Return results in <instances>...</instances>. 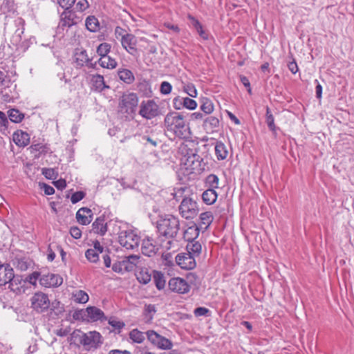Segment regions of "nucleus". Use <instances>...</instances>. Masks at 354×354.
Here are the masks:
<instances>
[{
	"mask_svg": "<svg viewBox=\"0 0 354 354\" xmlns=\"http://www.w3.org/2000/svg\"><path fill=\"white\" fill-rule=\"evenodd\" d=\"M156 229L159 234L156 237V255L161 256L159 266L169 275L174 266L172 254L176 250L174 237L179 229V221L171 214L160 216L156 221Z\"/></svg>",
	"mask_w": 354,
	"mask_h": 354,
	"instance_id": "f257e3e1",
	"label": "nucleus"
},
{
	"mask_svg": "<svg viewBox=\"0 0 354 354\" xmlns=\"http://www.w3.org/2000/svg\"><path fill=\"white\" fill-rule=\"evenodd\" d=\"M178 154L180 160V169L184 175L200 174L205 169V163L197 153L196 145L193 142H181Z\"/></svg>",
	"mask_w": 354,
	"mask_h": 354,
	"instance_id": "f03ea898",
	"label": "nucleus"
},
{
	"mask_svg": "<svg viewBox=\"0 0 354 354\" xmlns=\"http://www.w3.org/2000/svg\"><path fill=\"white\" fill-rule=\"evenodd\" d=\"M178 154L180 160V169L184 175L200 174L205 169V163L197 153L196 145L193 142H181Z\"/></svg>",
	"mask_w": 354,
	"mask_h": 354,
	"instance_id": "7ed1b4c3",
	"label": "nucleus"
},
{
	"mask_svg": "<svg viewBox=\"0 0 354 354\" xmlns=\"http://www.w3.org/2000/svg\"><path fill=\"white\" fill-rule=\"evenodd\" d=\"M165 126L168 131L180 138H187L190 136L189 128L186 124L184 117L179 113H168L165 118Z\"/></svg>",
	"mask_w": 354,
	"mask_h": 354,
	"instance_id": "20e7f679",
	"label": "nucleus"
},
{
	"mask_svg": "<svg viewBox=\"0 0 354 354\" xmlns=\"http://www.w3.org/2000/svg\"><path fill=\"white\" fill-rule=\"evenodd\" d=\"M115 36L120 41L122 48L128 53L133 56L138 55V41L134 35L128 32L127 30L120 26H117L115 29Z\"/></svg>",
	"mask_w": 354,
	"mask_h": 354,
	"instance_id": "39448f33",
	"label": "nucleus"
},
{
	"mask_svg": "<svg viewBox=\"0 0 354 354\" xmlns=\"http://www.w3.org/2000/svg\"><path fill=\"white\" fill-rule=\"evenodd\" d=\"M73 337H79L80 343L86 351L96 349L102 344V337L97 331H89L88 333H82L78 330L73 333Z\"/></svg>",
	"mask_w": 354,
	"mask_h": 354,
	"instance_id": "423d86ee",
	"label": "nucleus"
},
{
	"mask_svg": "<svg viewBox=\"0 0 354 354\" xmlns=\"http://www.w3.org/2000/svg\"><path fill=\"white\" fill-rule=\"evenodd\" d=\"M199 212L196 201L190 196H185L179 205V212L185 219H192L196 217Z\"/></svg>",
	"mask_w": 354,
	"mask_h": 354,
	"instance_id": "0eeeda50",
	"label": "nucleus"
},
{
	"mask_svg": "<svg viewBox=\"0 0 354 354\" xmlns=\"http://www.w3.org/2000/svg\"><path fill=\"white\" fill-rule=\"evenodd\" d=\"M118 242L127 250H133L138 247L140 237L131 230H122L119 232Z\"/></svg>",
	"mask_w": 354,
	"mask_h": 354,
	"instance_id": "6e6552de",
	"label": "nucleus"
},
{
	"mask_svg": "<svg viewBox=\"0 0 354 354\" xmlns=\"http://www.w3.org/2000/svg\"><path fill=\"white\" fill-rule=\"evenodd\" d=\"M138 104V97L134 93H124L119 104L122 113L133 114L136 112Z\"/></svg>",
	"mask_w": 354,
	"mask_h": 354,
	"instance_id": "1a4fd4ad",
	"label": "nucleus"
},
{
	"mask_svg": "<svg viewBox=\"0 0 354 354\" xmlns=\"http://www.w3.org/2000/svg\"><path fill=\"white\" fill-rule=\"evenodd\" d=\"M30 302L31 307L37 313L46 312L50 304L48 295L39 291L32 296Z\"/></svg>",
	"mask_w": 354,
	"mask_h": 354,
	"instance_id": "9d476101",
	"label": "nucleus"
},
{
	"mask_svg": "<svg viewBox=\"0 0 354 354\" xmlns=\"http://www.w3.org/2000/svg\"><path fill=\"white\" fill-rule=\"evenodd\" d=\"M139 257L137 255H129L122 260L115 262L112 269L114 272L122 273L124 272L132 271L138 261Z\"/></svg>",
	"mask_w": 354,
	"mask_h": 354,
	"instance_id": "9b49d317",
	"label": "nucleus"
},
{
	"mask_svg": "<svg viewBox=\"0 0 354 354\" xmlns=\"http://www.w3.org/2000/svg\"><path fill=\"white\" fill-rule=\"evenodd\" d=\"M82 16L77 15L75 11L65 9L61 15L59 26L62 27H71L81 22Z\"/></svg>",
	"mask_w": 354,
	"mask_h": 354,
	"instance_id": "f8f14e48",
	"label": "nucleus"
},
{
	"mask_svg": "<svg viewBox=\"0 0 354 354\" xmlns=\"http://www.w3.org/2000/svg\"><path fill=\"white\" fill-rule=\"evenodd\" d=\"M169 289L178 294H186L190 290V286L188 282L181 277H174L168 282Z\"/></svg>",
	"mask_w": 354,
	"mask_h": 354,
	"instance_id": "ddd939ff",
	"label": "nucleus"
},
{
	"mask_svg": "<svg viewBox=\"0 0 354 354\" xmlns=\"http://www.w3.org/2000/svg\"><path fill=\"white\" fill-rule=\"evenodd\" d=\"M175 259L178 266L183 270H192L196 266L195 257L187 252L178 254Z\"/></svg>",
	"mask_w": 354,
	"mask_h": 354,
	"instance_id": "4468645a",
	"label": "nucleus"
},
{
	"mask_svg": "<svg viewBox=\"0 0 354 354\" xmlns=\"http://www.w3.org/2000/svg\"><path fill=\"white\" fill-rule=\"evenodd\" d=\"M73 59L76 68H82L85 66H88V68H95L96 64L95 63H92V59L88 57L86 50H76L73 56Z\"/></svg>",
	"mask_w": 354,
	"mask_h": 354,
	"instance_id": "2eb2a0df",
	"label": "nucleus"
},
{
	"mask_svg": "<svg viewBox=\"0 0 354 354\" xmlns=\"http://www.w3.org/2000/svg\"><path fill=\"white\" fill-rule=\"evenodd\" d=\"M62 283V277L57 274H45L41 275L39 279L40 285L46 288L59 287Z\"/></svg>",
	"mask_w": 354,
	"mask_h": 354,
	"instance_id": "dca6fc26",
	"label": "nucleus"
},
{
	"mask_svg": "<svg viewBox=\"0 0 354 354\" xmlns=\"http://www.w3.org/2000/svg\"><path fill=\"white\" fill-rule=\"evenodd\" d=\"M8 288L17 295L24 293L26 290V281L23 280L21 276L14 275L11 281L8 282Z\"/></svg>",
	"mask_w": 354,
	"mask_h": 354,
	"instance_id": "f3484780",
	"label": "nucleus"
},
{
	"mask_svg": "<svg viewBox=\"0 0 354 354\" xmlns=\"http://www.w3.org/2000/svg\"><path fill=\"white\" fill-rule=\"evenodd\" d=\"M140 114L147 119L155 117V102L153 100L143 101L140 105Z\"/></svg>",
	"mask_w": 354,
	"mask_h": 354,
	"instance_id": "a211bd4d",
	"label": "nucleus"
},
{
	"mask_svg": "<svg viewBox=\"0 0 354 354\" xmlns=\"http://www.w3.org/2000/svg\"><path fill=\"white\" fill-rule=\"evenodd\" d=\"M14 270L8 263L0 264V286H5L14 277Z\"/></svg>",
	"mask_w": 354,
	"mask_h": 354,
	"instance_id": "6ab92c4d",
	"label": "nucleus"
},
{
	"mask_svg": "<svg viewBox=\"0 0 354 354\" xmlns=\"http://www.w3.org/2000/svg\"><path fill=\"white\" fill-rule=\"evenodd\" d=\"M86 315L88 322H97L106 319L104 312L95 306L87 307Z\"/></svg>",
	"mask_w": 354,
	"mask_h": 354,
	"instance_id": "aec40b11",
	"label": "nucleus"
},
{
	"mask_svg": "<svg viewBox=\"0 0 354 354\" xmlns=\"http://www.w3.org/2000/svg\"><path fill=\"white\" fill-rule=\"evenodd\" d=\"M76 218L80 224L86 225L92 221L93 213L87 207L80 208L76 213Z\"/></svg>",
	"mask_w": 354,
	"mask_h": 354,
	"instance_id": "412c9836",
	"label": "nucleus"
},
{
	"mask_svg": "<svg viewBox=\"0 0 354 354\" xmlns=\"http://www.w3.org/2000/svg\"><path fill=\"white\" fill-rule=\"evenodd\" d=\"M93 230L95 233L103 236L107 232V223L104 216L97 217L92 224Z\"/></svg>",
	"mask_w": 354,
	"mask_h": 354,
	"instance_id": "4be33fe9",
	"label": "nucleus"
},
{
	"mask_svg": "<svg viewBox=\"0 0 354 354\" xmlns=\"http://www.w3.org/2000/svg\"><path fill=\"white\" fill-rule=\"evenodd\" d=\"M13 141L17 146L24 147L30 143V136L23 131H17L13 134Z\"/></svg>",
	"mask_w": 354,
	"mask_h": 354,
	"instance_id": "5701e85b",
	"label": "nucleus"
},
{
	"mask_svg": "<svg viewBox=\"0 0 354 354\" xmlns=\"http://www.w3.org/2000/svg\"><path fill=\"white\" fill-rule=\"evenodd\" d=\"M142 253L147 257L155 256V245L153 243V239L147 238L144 239L141 247Z\"/></svg>",
	"mask_w": 354,
	"mask_h": 354,
	"instance_id": "b1692460",
	"label": "nucleus"
},
{
	"mask_svg": "<svg viewBox=\"0 0 354 354\" xmlns=\"http://www.w3.org/2000/svg\"><path fill=\"white\" fill-rule=\"evenodd\" d=\"M203 127L207 133H213L219 127V120L214 116L207 117L203 122Z\"/></svg>",
	"mask_w": 354,
	"mask_h": 354,
	"instance_id": "393cba45",
	"label": "nucleus"
},
{
	"mask_svg": "<svg viewBox=\"0 0 354 354\" xmlns=\"http://www.w3.org/2000/svg\"><path fill=\"white\" fill-rule=\"evenodd\" d=\"M15 24L17 28L16 29L14 35H12L13 44H17L21 40V35L24 34V21L21 18H18L15 21Z\"/></svg>",
	"mask_w": 354,
	"mask_h": 354,
	"instance_id": "a878e982",
	"label": "nucleus"
},
{
	"mask_svg": "<svg viewBox=\"0 0 354 354\" xmlns=\"http://www.w3.org/2000/svg\"><path fill=\"white\" fill-rule=\"evenodd\" d=\"M215 155L218 160L226 159L228 156V151L225 145L221 141H217L214 147Z\"/></svg>",
	"mask_w": 354,
	"mask_h": 354,
	"instance_id": "bb28decb",
	"label": "nucleus"
},
{
	"mask_svg": "<svg viewBox=\"0 0 354 354\" xmlns=\"http://www.w3.org/2000/svg\"><path fill=\"white\" fill-rule=\"evenodd\" d=\"M71 299L77 304H86L89 299L88 295L82 290H75L71 293Z\"/></svg>",
	"mask_w": 354,
	"mask_h": 354,
	"instance_id": "cd10ccee",
	"label": "nucleus"
},
{
	"mask_svg": "<svg viewBox=\"0 0 354 354\" xmlns=\"http://www.w3.org/2000/svg\"><path fill=\"white\" fill-rule=\"evenodd\" d=\"M91 81L93 87L97 91H102L104 88H109V86L105 84L104 77L101 75H93Z\"/></svg>",
	"mask_w": 354,
	"mask_h": 354,
	"instance_id": "c85d7f7f",
	"label": "nucleus"
},
{
	"mask_svg": "<svg viewBox=\"0 0 354 354\" xmlns=\"http://www.w3.org/2000/svg\"><path fill=\"white\" fill-rule=\"evenodd\" d=\"M218 197V194L215 189L209 188L205 190L202 194L203 201L207 205L214 204Z\"/></svg>",
	"mask_w": 354,
	"mask_h": 354,
	"instance_id": "c756f323",
	"label": "nucleus"
},
{
	"mask_svg": "<svg viewBox=\"0 0 354 354\" xmlns=\"http://www.w3.org/2000/svg\"><path fill=\"white\" fill-rule=\"evenodd\" d=\"M172 346L171 340L156 333V347L163 350H171Z\"/></svg>",
	"mask_w": 354,
	"mask_h": 354,
	"instance_id": "7c9ffc66",
	"label": "nucleus"
},
{
	"mask_svg": "<svg viewBox=\"0 0 354 354\" xmlns=\"http://www.w3.org/2000/svg\"><path fill=\"white\" fill-rule=\"evenodd\" d=\"M188 19H189L192 25L196 29L198 35L202 37L204 40L208 39V34L207 32L203 30L202 24L198 21L193 16L189 15Z\"/></svg>",
	"mask_w": 354,
	"mask_h": 354,
	"instance_id": "2f4dec72",
	"label": "nucleus"
},
{
	"mask_svg": "<svg viewBox=\"0 0 354 354\" xmlns=\"http://www.w3.org/2000/svg\"><path fill=\"white\" fill-rule=\"evenodd\" d=\"M199 235V229L196 225L188 227L185 232L183 237L187 242L195 241Z\"/></svg>",
	"mask_w": 354,
	"mask_h": 354,
	"instance_id": "473e14b6",
	"label": "nucleus"
},
{
	"mask_svg": "<svg viewBox=\"0 0 354 354\" xmlns=\"http://www.w3.org/2000/svg\"><path fill=\"white\" fill-rule=\"evenodd\" d=\"M118 74L120 80L126 84H130L135 80V77L133 73L129 69H120Z\"/></svg>",
	"mask_w": 354,
	"mask_h": 354,
	"instance_id": "72a5a7b5",
	"label": "nucleus"
},
{
	"mask_svg": "<svg viewBox=\"0 0 354 354\" xmlns=\"http://www.w3.org/2000/svg\"><path fill=\"white\" fill-rule=\"evenodd\" d=\"M15 268L21 271H26L31 265L30 261L25 257H16L13 259Z\"/></svg>",
	"mask_w": 354,
	"mask_h": 354,
	"instance_id": "f704fd0d",
	"label": "nucleus"
},
{
	"mask_svg": "<svg viewBox=\"0 0 354 354\" xmlns=\"http://www.w3.org/2000/svg\"><path fill=\"white\" fill-rule=\"evenodd\" d=\"M98 64L102 68H108V69H113L116 68L118 63L114 58L107 55L104 57H100L98 60Z\"/></svg>",
	"mask_w": 354,
	"mask_h": 354,
	"instance_id": "c9c22d12",
	"label": "nucleus"
},
{
	"mask_svg": "<svg viewBox=\"0 0 354 354\" xmlns=\"http://www.w3.org/2000/svg\"><path fill=\"white\" fill-rule=\"evenodd\" d=\"M186 249L187 253L195 257L196 256H198L201 254L202 246L198 241H193L187 243Z\"/></svg>",
	"mask_w": 354,
	"mask_h": 354,
	"instance_id": "e433bc0d",
	"label": "nucleus"
},
{
	"mask_svg": "<svg viewBox=\"0 0 354 354\" xmlns=\"http://www.w3.org/2000/svg\"><path fill=\"white\" fill-rule=\"evenodd\" d=\"M138 89L140 93L145 97L151 96L153 91L151 89V82L147 80H142L140 82Z\"/></svg>",
	"mask_w": 354,
	"mask_h": 354,
	"instance_id": "4c0bfd02",
	"label": "nucleus"
},
{
	"mask_svg": "<svg viewBox=\"0 0 354 354\" xmlns=\"http://www.w3.org/2000/svg\"><path fill=\"white\" fill-rule=\"evenodd\" d=\"M86 28L93 32H97L100 28V23L95 16H88L85 21Z\"/></svg>",
	"mask_w": 354,
	"mask_h": 354,
	"instance_id": "58836bf2",
	"label": "nucleus"
},
{
	"mask_svg": "<svg viewBox=\"0 0 354 354\" xmlns=\"http://www.w3.org/2000/svg\"><path fill=\"white\" fill-rule=\"evenodd\" d=\"M3 87L4 88L2 90L1 93H2L3 99L4 101L8 102H13L15 100H16L19 97V95L17 93V91H15L16 87H17L16 84L15 85L14 91H10V93H8V88H7L9 86H3Z\"/></svg>",
	"mask_w": 354,
	"mask_h": 354,
	"instance_id": "ea45409f",
	"label": "nucleus"
},
{
	"mask_svg": "<svg viewBox=\"0 0 354 354\" xmlns=\"http://www.w3.org/2000/svg\"><path fill=\"white\" fill-rule=\"evenodd\" d=\"M201 110L206 114H210L214 111V104L211 100L207 97H203L201 100Z\"/></svg>",
	"mask_w": 354,
	"mask_h": 354,
	"instance_id": "a19ab883",
	"label": "nucleus"
},
{
	"mask_svg": "<svg viewBox=\"0 0 354 354\" xmlns=\"http://www.w3.org/2000/svg\"><path fill=\"white\" fill-rule=\"evenodd\" d=\"M266 124L270 131L273 132V133L276 134L277 133V127L274 124V118L273 115L272 114L269 107L266 109Z\"/></svg>",
	"mask_w": 354,
	"mask_h": 354,
	"instance_id": "79ce46f5",
	"label": "nucleus"
},
{
	"mask_svg": "<svg viewBox=\"0 0 354 354\" xmlns=\"http://www.w3.org/2000/svg\"><path fill=\"white\" fill-rule=\"evenodd\" d=\"M151 274L149 273L147 268H142L137 274V279L144 284H147L151 281Z\"/></svg>",
	"mask_w": 354,
	"mask_h": 354,
	"instance_id": "37998d69",
	"label": "nucleus"
},
{
	"mask_svg": "<svg viewBox=\"0 0 354 354\" xmlns=\"http://www.w3.org/2000/svg\"><path fill=\"white\" fill-rule=\"evenodd\" d=\"M200 219L201 224L205 225V229H207L213 222L214 216L211 212H205L201 214Z\"/></svg>",
	"mask_w": 354,
	"mask_h": 354,
	"instance_id": "c03bdc74",
	"label": "nucleus"
},
{
	"mask_svg": "<svg viewBox=\"0 0 354 354\" xmlns=\"http://www.w3.org/2000/svg\"><path fill=\"white\" fill-rule=\"evenodd\" d=\"M8 117L10 121L15 123H19L22 121L24 115L17 109H11L8 111Z\"/></svg>",
	"mask_w": 354,
	"mask_h": 354,
	"instance_id": "a18cd8bd",
	"label": "nucleus"
},
{
	"mask_svg": "<svg viewBox=\"0 0 354 354\" xmlns=\"http://www.w3.org/2000/svg\"><path fill=\"white\" fill-rule=\"evenodd\" d=\"M167 277L161 271H156V288L162 290L165 288Z\"/></svg>",
	"mask_w": 354,
	"mask_h": 354,
	"instance_id": "49530a36",
	"label": "nucleus"
},
{
	"mask_svg": "<svg viewBox=\"0 0 354 354\" xmlns=\"http://www.w3.org/2000/svg\"><path fill=\"white\" fill-rule=\"evenodd\" d=\"M155 312L154 305H146L143 313L144 320L147 323H149L153 319V313Z\"/></svg>",
	"mask_w": 354,
	"mask_h": 354,
	"instance_id": "de8ad7c7",
	"label": "nucleus"
},
{
	"mask_svg": "<svg viewBox=\"0 0 354 354\" xmlns=\"http://www.w3.org/2000/svg\"><path fill=\"white\" fill-rule=\"evenodd\" d=\"M130 339L136 343L140 344L145 339L144 333L138 329L132 330L129 333Z\"/></svg>",
	"mask_w": 354,
	"mask_h": 354,
	"instance_id": "09e8293b",
	"label": "nucleus"
},
{
	"mask_svg": "<svg viewBox=\"0 0 354 354\" xmlns=\"http://www.w3.org/2000/svg\"><path fill=\"white\" fill-rule=\"evenodd\" d=\"M143 61L147 66L153 68L155 64L154 51L150 50L147 52L144 55Z\"/></svg>",
	"mask_w": 354,
	"mask_h": 354,
	"instance_id": "8fccbe9b",
	"label": "nucleus"
},
{
	"mask_svg": "<svg viewBox=\"0 0 354 354\" xmlns=\"http://www.w3.org/2000/svg\"><path fill=\"white\" fill-rule=\"evenodd\" d=\"M111 50V44L108 43H102L97 48V53L100 57H104L108 55Z\"/></svg>",
	"mask_w": 354,
	"mask_h": 354,
	"instance_id": "3c124183",
	"label": "nucleus"
},
{
	"mask_svg": "<svg viewBox=\"0 0 354 354\" xmlns=\"http://www.w3.org/2000/svg\"><path fill=\"white\" fill-rule=\"evenodd\" d=\"M30 149L32 153H38L35 155V157H39L41 153L46 151V146L40 143L32 145Z\"/></svg>",
	"mask_w": 354,
	"mask_h": 354,
	"instance_id": "603ef678",
	"label": "nucleus"
},
{
	"mask_svg": "<svg viewBox=\"0 0 354 354\" xmlns=\"http://www.w3.org/2000/svg\"><path fill=\"white\" fill-rule=\"evenodd\" d=\"M99 254H100L97 252L95 250L92 249H88L85 253L86 259L92 263H95L98 261Z\"/></svg>",
	"mask_w": 354,
	"mask_h": 354,
	"instance_id": "864d4df0",
	"label": "nucleus"
},
{
	"mask_svg": "<svg viewBox=\"0 0 354 354\" xmlns=\"http://www.w3.org/2000/svg\"><path fill=\"white\" fill-rule=\"evenodd\" d=\"M194 315L195 317H209L211 315L210 310L205 307H198L194 309Z\"/></svg>",
	"mask_w": 354,
	"mask_h": 354,
	"instance_id": "5fc2aeb1",
	"label": "nucleus"
},
{
	"mask_svg": "<svg viewBox=\"0 0 354 354\" xmlns=\"http://www.w3.org/2000/svg\"><path fill=\"white\" fill-rule=\"evenodd\" d=\"M218 178L215 174H209L207 178V183L210 186V188L214 189L218 187Z\"/></svg>",
	"mask_w": 354,
	"mask_h": 354,
	"instance_id": "6e6d98bb",
	"label": "nucleus"
},
{
	"mask_svg": "<svg viewBox=\"0 0 354 354\" xmlns=\"http://www.w3.org/2000/svg\"><path fill=\"white\" fill-rule=\"evenodd\" d=\"M183 107H185L189 110H194L197 107L196 102L191 98L187 97H184V100L183 101Z\"/></svg>",
	"mask_w": 354,
	"mask_h": 354,
	"instance_id": "4d7b16f0",
	"label": "nucleus"
},
{
	"mask_svg": "<svg viewBox=\"0 0 354 354\" xmlns=\"http://www.w3.org/2000/svg\"><path fill=\"white\" fill-rule=\"evenodd\" d=\"M41 173L48 179L56 178L57 172L53 168H43Z\"/></svg>",
	"mask_w": 354,
	"mask_h": 354,
	"instance_id": "13d9d810",
	"label": "nucleus"
},
{
	"mask_svg": "<svg viewBox=\"0 0 354 354\" xmlns=\"http://www.w3.org/2000/svg\"><path fill=\"white\" fill-rule=\"evenodd\" d=\"M73 317L76 320L87 321L86 308L75 310Z\"/></svg>",
	"mask_w": 354,
	"mask_h": 354,
	"instance_id": "bf43d9fd",
	"label": "nucleus"
},
{
	"mask_svg": "<svg viewBox=\"0 0 354 354\" xmlns=\"http://www.w3.org/2000/svg\"><path fill=\"white\" fill-rule=\"evenodd\" d=\"M184 91L192 97H196L197 95V90L194 85L188 84L183 87Z\"/></svg>",
	"mask_w": 354,
	"mask_h": 354,
	"instance_id": "052dcab7",
	"label": "nucleus"
},
{
	"mask_svg": "<svg viewBox=\"0 0 354 354\" xmlns=\"http://www.w3.org/2000/svg\"><path fill=\"white\" fill-rule=\"evenodd\" d=\"M41 277V274L39 272H33L30 274H29L26 278V282L35 286L37 283V281L39 280Z\"/></svg>",
	"mask_w": 354,
	"mask_h": 354,
	"instance_id": "680f3d73",
	"label": "nucleus"
},
{
	"mask_svg": "<svg viewBox=\"0 0 354 354\" xmlns=\"http://www.w3.org/2000/svg\"><path fill=\"white\" fill-rule=\"evenodd\" d=\"M109 324L116 330H120L124 326V323L115 318H110Z\"/></svg>",
	"mask_w": 354,
	"mask_h": 354,
	"instance_id": "e2e57ef3",
	"label": "nucleus"
},
{
	"mask_svg": "<svg viewBox=\"0 0 354 354\" xmlns=\"http://www.w3.org/2000/svg\"><path fill=\"white\" fill-rule=\"evenodd\" d=\"M171 89H172V86L171 85V84L169 83L168 82L165 81V82H162L160 85V91L163 95H167L171 93Z\"/></svg>",
	"mask_w": 354,
	"mask_h": 354,
	"instance_id": "0e129e2a",
	"label": "nucleus"
},
{
	"mask_svg": "<svg viewBox=\"0 0 354 354\" xmlns=\"http://www.w3.org/2000/svg\"><path fill=\"white\" fill-rule=\"evenodd\" d=\"M84 196L85 194L83 192H76L71 197V203L75 204L83 199Z\"/></svg>",
	"mask_w": 354,
	"mask_h": 354,
	"instance_id": "69168bd1",
	"label": "nucleus"
},
{
	"mask_svg": "<svg viewBox=\"0 0 354 354\" xmlns=\"http://www.w3.org/2000/svg\"><path fill=\"white\" fill-rule=\"evenodd\" d=\"M89 6V4L87 1V0H78L75 8L77 10L80 12H83L85 10H86Z\"/></svg>",
	"mask_w": 354,
	"mask_h": 354,
	"instance_id": "338daca9",
	"label": "nucleus"
},
{
	"mask_svg": "<svg viewBox=\"0 0 354 354\" xmlns=\"http://www.w3.org/2000/svg\"><path fill=\"white\" fill-rule=\"evenodd\" d=\"M10 82V79L3 71H0V86H9Z\"/></svg>",
	"mask_w": 354,
	"mask_h": 354,
	"instance_id": "774afa93",
	"label": "nucleus"
}]
</instances>
